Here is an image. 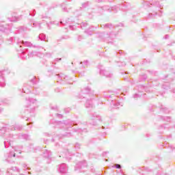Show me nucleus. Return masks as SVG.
Wrapping results in <instances>:
<instances>
[{
	"label": "nucleus",
	"instance_id": "nucleus-2",
	"mask_svg": "<svg viewBox=\"0 0 175 175\" xmlns=\"http://www.w3.org/2000/svg\"><path fill=\"white\" fill-rule=\"evenodd\" d=\"M14 157H16V154H14Z\"/></svg>",
	"mask_w": 175,
	"mask_h": 175
},
{
	"label": "nucleus",
	"instance_id": "nucleus-1",
	"mask_svg": "<svg viewBox=\"0 0 175 175\" xmlns=\"http://www.w3.org/2000/svg\"><path fill=\"white\" fill-rule=\"evenodd\" d=\"M116 167L117 169H121V165H120L119 164H116Z\"/></svg>",
	"mask_w": 175,
	"mask_h": 175
}]
</instances>
